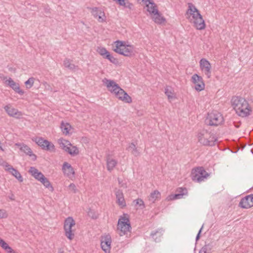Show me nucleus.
Returning a JSON list of instances; mask_svg holds the SVG:
<instances>
[{
  "instance_id": "1",
  "label": "nucleus",
  "mask_w": 253,
  "mask_h": 253,
  "mask_svg": "<svg viewBox=\"0 0 253 253\" xmlns=\"http://www.w3.org/2000/svg\"><path fill=\"white\" fill-rule=\"evenodd\" d=\"M231 106L236 114L242 118L248 117L252 114V108L244 97L234 96L231 100Z\"/></svg>"
},
{
  "instance_id": "2",
  "label": "nucleus",
  "mask_w": 253,
  "mask_h": 253,
  "mask_svg": "<svg viewBox=\"0 0 253 253\" xmlns=\"http://www.w3.org/2000/svg\"><path fill=\"white\" fill-rule=\"evenodd\" d=\"M186 15L189 22L193 24L197 30H202L205 29V20L200 11L193 3H188Z\"/></svg>"
},
{
  "instance_id": "3",
  "label": "nucleus",
  "mask_w": 253,
  "mask_h": 253,
  "mask_svg": "<svg viewBox=\"0 0 253 253\" xmlns=\"http://www.w3.org/2000/svg\"><path fill=\"white\" fill-rule=\"evenodd\" d=\"M197 136L199 142L204 146H214L217 140L215 134L204 129L199 131Z\"/></svg>"
},
{
  "instance_id": "4",
  "label": "nucleus",
  "mask_w": 253,
  "mask_h": 253,
  "mask_svg": "<svg viewBox=\"0 0 253 253\" xmlns=\"http://www.w3.org/2000/svg\"><path fill=\"white\" fill-rule=\"evenodd\" d=\"M131 227L129 220V216L126 213L120 216L117 225V230L119 234L122 236L126 235L131 232Z\"/></svg>"
},
{
  "instance_id": "5",
  "label": "nucleus",
  "mask_w": 253,
  "mask_h": 253,
  "mask_svg": "<svg viewBox=\"0 0 253 253\" xmlns=\"http://www.w3.org/2000/svg\"><path fill=\"white\" fill-rule=\"evenodd\" d=\"M114 51L116 53L125 56H131L134 54V46L130 44H127L125 42L117 41L115 42Z\"/></svg>"
},
{
  "instance_id": "6",
  "label": "nucleus",
  "mask_w": 253,
  "mask_h": 253,
  "mask_svg": "<svg viewBox=\"0 0 253 253\" xmlns=\"http://www.w3.org/2000/svg\"><path fill=\"white\" fill-rule=\"evenodd\" d=\"M209 176L210 174L202 167H198L193 169L191 172L192 180L198 183L204 181L207 179Z\"/></svg>"
},
{
  "instance_id": "7",
  "label": "nucleus",
  "mask_w": 253,
  "mask_h": 253,
  "mask_svg": "<svg viewBox=\"0 0 253 253\" xmlns=\"http://www.w3.org/2000/svg\"><path fill=\"white\" fill-rule=\"evenodd\" d=\"M58 142L60 147L70 155L74 156L79 154V150L76 146H73L70 141L63 138H60Z\"/></svg>"
},
{
  "instance_id": "8",
  "label": "nucleus",
  "mask_w": 253,
  "mask_h": 253,
  "mask_svg": "<svg viewBox=\"0 0 253 253\" xmlns=\"http://www.w3.org/2000/svg\"><path fill=\"white\" fill-rule=\"evenodd\" d=\"M206 122L210 126H217L223 123L224 119L220 113L212 112L208 113Z\"/></svg>"
},
{
  "instance_id": "9",
  "label": "nucleus",
  "mask_w": 253,
  "mask_h": 253,
  "mask_svg": "<svg viewBox=\"0 0 253 253\" xmlns=\"http://www.w3.org/2000/svg\"><path fill=\"white\" fill-rule=\"evenodd\" d=\"M32 140L42 150L50 152H55V151L54 145L52 142L44 139L42 137H36L33 138Z\"/></svg>"
},
{
  "instance_id": "10",
  "label": "nucleus",
  "mask_w": 253,
  "mask_h": 253,
  "mask_svg": "<svg viewBox=\"0 0 253 253\" xmlns=\"http://www.w3.org/2000/svg\"><path fill=\"white\" fill-rule=\"evenodd\" d=\"M75 221L72 217H67L64 221V229L65 235L68 239L72 240L74 237V233L72 227L75 226Z\"/></svg>"
},
{
  "instance_id": "11",
  "label": "nucleus",
  "mask_w": 253,
  "mask_h": 253,
  "mask_svg": "<svg viewBox=\"0 0 253 253\" xmlns=\"http://www.w3.org/2000/svg\"><path fill=\"white\" fill-rule=\"evenodd\" d=\"M112 238L110 234H105L101 236L100 245L105 253H110L111 249Z\"/></svg>"
},
{
  "instance_id": "12",
  "label": "nucleus",
  "mask_w": 253,
  "mask_h": 253,
  "mask_svg": "<svg viewBox=\"0 0 253 253\" xmlns=\"http://www.w3.org/2000/svg\"><path fill=\"white\" fill-rule=\"evenodd\" d=\"M200 68L201 71L210 79L211 76V66L210 62L206 58H202L199 61Z\"/></svg>"
},
{
  "instance_id": "13",
  "label": "nucleus",
  "mask_w": 253,
  "mask_h": 253,
  "mask_svg": "<svg viewBox=\"0 0 253 253\" xmlns=\"http://www.w3.org/2000/svg\"><path fill=\"white\" fill-rule=\"evenodd\" d=\"M191 82L194 85V88L198 91L204 90L205 84L203 78L197 74H194L191 77Z\"/></svg>"
},
{
  "instance_id": "14",
  "label": "nucleus",
  "mask_w": 253,
  "mask_h": 253,
  "mask_svg": "<svg viewBox=\"0 0 253 253\" xmlns=\"http://www.w3.org/2000/svg\"><path fill=\"white\" fill-rule=\"evenodd\" d=\"M115 97L119 100H121L125 103H130L132 102V99L130 96L121 87L113 93Z\"/></svg>"
},
{
  "instance_id": "15",
  "label": "nucleus",
  "mask_w": 253,
  "mask_h": 253,
  "mask_svg": "<svg viewBox=\"0 0 253 253\" xmlns=\"http://www.w3.org/2000/svg\"><path fill=\"white\" fill-rule=\"evenodd\" d=\"M103 84L109 91L113 94L120 87L114 80L104 78L102 80Z\"/></svg>"
},
{
  "instance_id": "16",
  "label": "nucleus",
  "mask_w": 253,
  "mask_h": 253,
  "mask_svg": "<svg viewBox=\"0 0 253 253\" xmlns=\"http://www.w3.org/2000/svg\"><path fill=\"white\" fill-rule=\"evenodd\" d=\"M146 5V10L148 12L147 15L151 16L155 13L157 12L158 9L156 4L153 0H142Z\"/></svg>"
},
{
  "instance_id": "17",
  "label": "nucleus",
  "mask_w": 253,
  "mask_h": 253,
  "mask_svg": "<svg viewBox=\"0 0 253 253\" xmlns=\"http://www.w3.org/2000/svg\"><path fill=\"white\" fill-rule=\"evenodd\" d=\"M94 17L99 22L102 23L106 21V16L104 11L99 8L93 7L91 11Z\"/></svg>"
},
{
  "instance_id": "18",
  "label": "nucleus",
  "mask_w": 253,
  "mask_h": 253,
  "mask_svg": "<svg viewBox=\"0 0 253 253\" xmlns=\"http://www.w3.org/2000/svg\"><path fill=\"white\" fill-rule=\"evenodd\" d=\"M239 207L243 209H249L253 206V194L246 196L242 198L239 204Z\"/></svg>"
},
{
  "instance_id": "19",
  "label": "nucleus",
  "mask_w": 253,
  "mask_h": 253,
  "mask_svg": "<svg viewBox=\"0 0 253 253\" xmlns=\"http://www.w3.org/2000/svg\"><path fill=\"white\" fill-rule=\"evenodd\" d=\"M62 170L64 174L69 178H72L75 176V171L72 166L68 162L63 164Z\"/></svg>"
},
{
  "instance_id": "20",
  "label": "nucleus",
  "mask_w": 253,
  "mask_h": 253,
  "mask_svg": "<svg viewBox=\"0 0 253 253\" xmlns=\"http://www.w3.org/2000/svg\"><path fill=\"white\" fill-rule=\"evenodd\" d=\"M15 145L18 146L21 151L24 153L26 155L32 157L33 160H36L37 156L33 153L31 149L28 146L24 143H16L15 144Z\"/></svg>"
},
{
  "instance_id": "21",
  "label": "nucleus",
  "mask_w": 253,
  "mask_h": 253,
  "mask_svg": "<svg viewBox=\"0 0 253 253\" xmlns=\"http://www.w3.org/2000/svg\"><path fill=\"white\" fill-rule=\"evenodd\" d=\"M114 192L116 197V202L118 205L121 208L126 207V203L123 191L120 189L116 188Z\"/></svg>"
},
{
  "instance_id": "22",
  "label": "nucleus",
  "mask_w": 253,
  "mask_h": 253,
  "mask_svg": "<svg viewBox=\"0 0 253 253\" xmlns=\"http://www.w3.org/2000/svg\"><path fill=\"white\" fill-rule=\"evenodd\" d=\"M4 109L9 116L15 117L20 119L22 116L21 112L19 111L17 109L11 107L9 105H6L4 107Z\"/></svg>"
},
{
  "instance_id": "23",
  "label": "nucleus",
  "mask_w": 253,
  "mask_h": 253,
  "mask_svg": "<svg viewBox=\"0 0 253 253\" xmlns=\"http://www.w3.org/2000/svg\"><path fill=\"white\" fill-rule=\"evenodd\" d=\"M5 83L6 85L12 88L16 93L20 95L24 94V91L20 89L19 84L15 83L11 78L6 80Z\"/></svg>"
},
{
  "instance_id": "24",
  "label": "nucleus",
  "mask_w": 253,
  "mask_h": 253,
  "mask_svg": "<svg viewBox=\"0 0 253 253\" xmlns=\"http://www.w3.org/2000/svg\"><path fill=\"white\" fill-rule=\"evenodd\" d=\"M150 17L156 24L158 25L163 24L166 21V18L159 10Z\"/></svg>"
},
{
  "instance_id": "25",
  "label": "nucleus",
  "mask_w": 253,
  "mask_h": 253,
  "mask_svg": "<svg viewBox=\"0 0 253 253\" xmlns=\"http://www.w3.org/2000/svg\"><path fill=\"white\" fill-rule=\"evenodd\" d=\"M29 172L37 180L40 181L42 178L44 177V175L42 172L39 171L35 167H30Z\"/></svg>"
},
{
  "instance_id": "26",
  "label": "nucleus",
  "mask_w": 253,
  "mask_h": 253,
  "mask_svg": "<svg viewBox=\"0 0 253 253\" xmlns=\"http://www.w3.org/2000/svg\"><path fill=\"white\" fill-rule=\"evenodd\" d=\"M6 171L11 173L20 182H21L23 181V178L20 173L17 169L13 168L11 166H10L9 168L6 169Z\"/></svg>"
},
{
  "instance_id": "27",
  "label": "nucleus",
  "mask_w": 253,
  "mask_h": 253,
  "mask_svg": "<svg viewBox=\"0 0 253 253\" xmlns=\"http://www.w3.org/2000/svg\"><path fill=\"white\" fill-rule=\"evenodd\" d=\"M118 164L117 160L108 157L106 159L107 169L108 171H111L114 169Z\"/></svg>"
},
{
  "instance_id": "28",
  "label": "nucleus",
  "mask_w": 253,
  "mask_h": 253,
  "mask_svg": "<svg viewBox=\"0 0 253 253\" xmlns=\"http://www.w3.org/2000/svg\"><path fill=\"white\" fill-rule=\"evenodd\" d=\"M60 128L62 132L65 135L69 134L70 131L73 129L72 126L69 123L64 121L61 122Z\"/></svg>"
},
{
  "instance_id": "29",
  "label": "nucleus",
  "mask_w": 253,
  "mask_h": 253,
  "mask_svg": "<svg viewBox=\"0 0 253 253\" xmlns=\"http://www.w3.org/2000/svg\"><path fill=\"white\" fill-rule=\"evenodd\" d=\"M161 198V193L158 190H154L151 192L148 197V201L150 203H154Z\"/></svg>"
},
{
  "instance_id": "30",
  "label": "nucleus",
  "mask_w": 253,
  "mask_h": 253,
  "mask_svg": "<svg viewBox=\"0 0 253 253\" xmlns=\"http://www.w3.org/2000/svg\"><path fill=\"white\" fill-rule=\"evenodd\" d=\"M165 93L169 100L175 98L174 90L171 86H167L165 89Z\"/></svg>"
},
{
  "instance_id": "31",
  "label": "nucleus",
  "mask_w": 253,
  "mask_h": 253,
  "mask_svg": "<svg viewBox=\"0 0 253 253\" xmlns=\"http://www.w3.org/2000/svg\"><path fill=\"white\" fill-rule=\"evenodd\" d=\"M114 1L118 3L120 6H123L124 7L127 8L129 9H132L133 8V4L127 0H113Z\"/></svg>"
},
{
  "instance_id": "32",
  "label": "nucleus",
  "mask_w": 253,
  "mask_h": 253,
  "mask_svg": "<svg viewBox=\"0 0 253 253\" xmlns=\"http://www.w3.org/2000/svg\"><path fill=\"white\" fill-rule=\"evenodd\" d=\"M163 232L164 231L162 229H159L155 232H152L151 236L156 242H159L160 241L161 237L163 235Z\"/></svg>"
},
{
  "instance_id": "33",
  "label": "nucleus",
  "mask_w": 253,
  "mask_h": 253,
  "mask_svg": "<svg viewBox=\"0 0 253 253\" xmlns=\"http://www.w3.org/2000/svg\"><path fill=\"white\" fill-rule=\"evenodd\" d=\"M64 66L72 71H76L78 69V66L71 63L70 59H65L63 61Z\"/></svg>"
},
{
  "instance_id": "34",
  "label": "nucleus",
  "mask_w": 253,
  "mask_h": 253,
  "mask_svg": "<svg viewBox=\"0 0 253 253\" xmlns=\"http://www.w3.org/2000/svg\"><path fill=\"white\" fill-rule=\"evenodd\" d=\"M0 246L8 253L13 252L12 249L2 239L0 238Z\"/></svg>"
},
{
  "instance_id": "35",
  "label": "nucleus",
  "mask_w": 253,
  "mask_h": 253,
  "mask_svg": "<svg viewBox=\"0 0 253 253\" xmlns=\"http://www.w3.org/2000/svg\"><path fill=\"white\" fill-rule=\"evenodd\" d=\"M40 182L44 185L45 188H48L49 191L51 192L53 191L54 188L53 186L51 185L49 180L45 176L43 178H42Z\"/></svg>"
},
{
  "instance_id": "36",
  "label": "nucleus",
  "mask_w": 253,
  "mask_h": 253,
  "mask_svg": "<svg viewBox=\"0 0 253 253\" xmlns=\"http://www.w3.org/2000/svg\"><path fill=\"white\" fill-rule=\"evenodd\" d=\"M97 51L98 53L105 58V57L107 54H108L109 52L107 51V50L103 47H98L97 49Z\"/></svg>"
},
{
  "instance_id": "37",
  "label": "nucleus",
  "mask_w": 253,
  "mask_h": 253,
  "mask_svg": "<svg viewBox=\"0 0 253 253\" xmlns=\"http://www.w3.org/2000/svg\"><path fill=\"white\" fill-rule=\"evenodd\" d=\"M182 198V194H172L168 196L166 200L168 201Z\"/></svg>"
},
{
  "instance_id": "38",
  "label": "nucleus",
  "mask_w": 253,
  "mask_h": 253,
  "mask_svg": "<svg viewBox=\"0 0 253 253\" xmlns=\"http://www.w3.org/2000/svg\"><path fill=\"white\" fill-rule=\"evenodd\" d=\"M133 203L135 206H138L141 209L145 208V204L143 201L141 199H137L133 201Z\"/></svg>"
},
{
  "instance_id": "39",
  "label": "nucleus",
  "mask_w": 253,
  "mask_h": 253,
  "mask_svg": "<svg viewBox=\"0 0 253 253\" xmlns=\"http://www.w3.org/2000/svg\"><path fill=\"white\" fill-rule=\"evenodd\" d=\"M129 148L132 150L131 153L135 156L139 155V152L133 143H131L129 146Z\"/></svg>"
},
{
  "instance_id": "40",
  "label": "nucleus",
  "mask_w": 253,
  "mask_h": 253,
  "mask_svg": "<svg viewBox=\"0 0 253 253\" xmlns=\"http://www.w3.org/2000/svg\"><path fill=\"white\" fill-rule=\"evenodd\" d=\"M105 58L107 59L111 63H113L114 64H117L118 63V59L117 58H115L112 55H111L110 53H109L108 54L106 55V56L105 57Z\"/></svg>"
},
{
  "instance_id": "41",
  "label": "nucleus",
  "mask_w": 253,
  "mask_h": 253,
  "mask_svg": "<svg viewBox=\"0 0 253 253\" xmlns=\"http://www.w3.org/2000/svg\"><path fill=\"white\" fill-rule=\"evenodd\" d=\"M34 81L35 79L33 77H31L25 82V84L27 88L29 89L33 86L34 83Z\"/></svg>"
},
{
  "instance_id": "42",
  "label": "nucleus",
  "mask_w": 253,
  "mask_h": 253,
  "mask_svg": "<svg viewBox=\"0 0 253 253\" xmlns=\"http://www.w3.org/2000/svg\"><path fill=\"white\" fill-rule=\"evenodd\" d=\"M178 193L176 194H182V197L184 195H187L188 194L187 190L186 188L180 187L177 189Z\"/></svg>"
},
{
  "instance_id": "43",
  "label": "nucleus",
  "mask_w": 253,
  "mask_h": 253,
  "mask_svg": "<svg viewBox=\"0 0 253 253\" xmlns=\"http://www.w3.org/2000/svg\"><path fill=\"white\" fill-rule=\"evenodd\" d=\"M70 190L73 193H76L78 190L74 183H71L68 186Z\"/></svg>"
},
{
  "instance_id": "44",
  "label": "nucleus",
  "mask_w": 253,
  "mask_h": 253,
  "mask_svg": "<svg viewBox=\"0 0 253 253\" xmlns=\"http://www.w3.org/2000/svg\"><path fill=\"white\" fill-rule=\"evenodd\" d=\"M0 165L4 168V169L5 171L6 169L9 168L10 166L6 161H4L2 158H0Z\"/></svg>"
},
{
  "instance_id": "45",
  "label": "nucleus",
  "mask_w": 253,
  "mask_h": 253,
  "mask_svg": "<svg viewBox=\"0 0 253 253\" xmlns=\"http://www.w3.org/2000/svg\"><path fill=\"white\" fill-rule=\"evenodd\" d=\"M203 248L204 249H205V250L208 253H211V252L212 250V246L210 244H206L203 247Z\"/></svg>"
},
{
  "instance_id": "46",
  "label": "nucleus",
  "mask_w": 253,
  "mask_h": 253,
  "mask_svg": "<svg viewBox=\"0 0 253 253\" xmlns=\"http://www.w3.org/2000/svg\"><path fill=\"white\" fill-rule=\"evenodd\" d=\"M119 184L120 187L126 188L127 187L126 184L123 181L122 179L120 178H118Z\"/></svg>"
},
{
  "instance_id": "47",
  "label": "nucleus",
  "mask_w": 253,
  "mask_h": 253,
  "mask_svg": "<svg viewBox=\"0 0 253 253\" xmlns=\"http://www.w3.org/2000/svg\"><path fill=\"white\" fill-rule=\"evenodd\" d=\"M6 217V213L4 212H3L1 210H0V217L3 218Z\"/></svg>"
},
{
  "instance_id": "48",
  "label": "nucleus",
  "mask_w": 253,
  "mask_h": 253,
  "mask_svg": "<svg viewBox=\"0 0 253 253\" xmlns=\"http://www.w3.org/2000/svg\"><path fill=\"white\" fill-rule=\"evenodd\" d=\"M202 228H203V226L201 228V229L199 231V232H198V234L197 235V236H196V241H198L199 240V238H200V235L201 234Z\"/></svg>"
},
{
  "instance_id": "49",
  "label": "nucleus",
  "mask_w": 253,
  "mask_h": 253,
  "mask_svg": "<svg viewBox=\"0 0 253 253\" xmlns=\"http://www.w3.org/2000/svg\"><path fill=\"white\" fill-rule=\"evenodd\" d=\"M199 253H208L202 247V249L200 250Z\"/></svg>"
},
{
  "instance_id": "50",
  "label": "nucleus",
  "mask_w": 253,
  "mask_h": 253,
  "mask_svg": "<svg viewBox=\"0 0 253 253\" xmlns=\"http://www.w3.org/2000/svg\"><path fill=\"white\" fill-rule=\"evenodd\" d=\"M9 198L12 201L15 200L14 196L13 194H12L9 197Z\"/></svg>"
},
{
  "instance_id": "51",
  "label": "nucleus",
  "mask_w": 253,
  "mask_h": 253,
  "mask_svg": "<svg viewBox=\"0 0 253 253\" xmlns=\"http://www.w3.org/2000/svg\"><path fill=\"white\" fill-rule=\"evenodd\" d=\"M1 143L0 142V151H1L2 152H3L4 151V149L1 147Z\"/></svg>"
},
{
  "instance_id": "52",
  "label": "nucleus",
  "mask_w": 253,
  "mask_h": 253,
  "mask_svg": "<svg viewBox=\"0 0 253 253\" xmlns=\"http://www.w3.org/2000/svg\"><path fill=\"white\" fill-rule=\"evenodd\" d=\"M58 253H65L64 252L61 250H59L58 251Z\"/></svg>"
}]
</instances>
